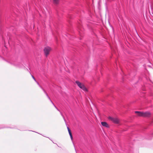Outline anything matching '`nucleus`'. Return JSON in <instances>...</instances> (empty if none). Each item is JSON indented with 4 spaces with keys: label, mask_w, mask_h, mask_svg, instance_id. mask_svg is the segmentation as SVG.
Here are the masks:
<instances>
[{
    "label": "nucleus",
    "mask_w": 153,
    "mask_h": 153,
    "mask_svg": "<svg viewBox=\"0 0 153 153\" xmlns=\"http://www.w3.org/2000/svg\"><path fill=\"white\" fill-rule=\"evenodd\" d=\"M76 83L77 85L82 90L85 91H88L87 89L82 83L80 82L79 81H76Z\"/></svg>",
    "instance_id": "obj_1"
},
{
    "label": "nucleus",
    "mask_w": 153,
    "mask_h": 153,
    "mask_svg": "<svg viewBox=\"0 0 153 153\" xmlns=\"http://www.w3.org/2000/svg\"><path fill=\"white\" fill-rule=\"evenodd\" d=\"M108 119L109 120L115 124H119L120 122V120L117 117H108Z\"/></svg>",
    "instance_id": "obj_2"
},
{
    "label": "nucleus",
    "mask_w": 153,
    "mask_h": 153,
    "mask_svg": "<svg viewBox=\"0 0 153 153\" xmlns=\"http://www.w3.org/2000/svg\"><path fill=\"white\" fill-rule=\"evenodd\" d=\"M51 50V48L49 47H45L44 49V51L45 55L46 56L49 55V52Z\"/></svg>",
    "instance_id": "obj_3"
},
{
    "label": "nucleus",
    "mask_w": 153,
    "mask_h": 153,
    "mask_svg": "<svg viewBox=\"0 0 153 153\" xmlns=\"http://www.w3.org/2000/svg\"><path fill=\"white\" fill-rule=\"evenodd\" d=\"M150 113L149 112H143V117H149L150 115Z\"/></svg>",
    "instance_id": "obj_4"
},
{
    "label": "nucleus",
    "mask_w": 153,
    "mask_h": 153,
    "mask_svg": "<svg viewBox=\"0 0 153 153\" xmlns=\"http://www.w3.org/2000/svg\"><path fill=\"white\" fill-rule=\"evenodd\" d=\"M101 124L103 126L107 128H108L109 127L108 125L106 122H102L101 123Z\"/></svg>",
    "instance_id": "obj_5"
},
{
    "label": "nucleus",
    "mask_w": 153,
    "mask_h": 153,
    "mask_svg": "<svg viewBox=\"0 0 153 153\" xmlns=\"http://www.w3.org/2000/svg\"><path fill=\"white\" fill-rule=\"evenodd\" d=\"M135 113L137 114L138 116L143 117V112L136 111Z\"/></svg>",
    "instance_id": "obj_6"
},
{
    "label": "nucleus",
    "mask_w": 153,
    "mask_h": 153,
    "mask_svg": "<svg viewBox=\"0 0 153 153\" xmlns=\"http://www.w3.org/2000/svg\"><path fill=\"white\" fill-rule=\"evenodd\" d=\"M67 129L68 130V131L69 134L70 136L71 139L72 140L73 139V137L72 136V133L71 132V130L70 129V128L68 127H67Z\"/></svg>",
    "instance_id": "obj_7"
},
{
    "label": "nucleus",
    "mask_w": 153,
    "mask_h": 153,
    "mask_svg": "<svg viewBox=\"0 0 153 153\" xmlns=\"http://www.w3.org/2000/svg\"><path fill=\"white\" fill-rule=\"evenodd\" d=\"M53 2L54 4H57L59 3V0H53Z\"/></svg>",
    "instance_id": "obj_8"
},
{
    "label": "nucleus",
    "mask_w": 153,
    "mask_h": 153,
    "mask_svg": "<svg viewBox=\"0 0 153 153\" xmlns=\"http://www.w3.org/2000/svg\"><path fill=\"white\" fill-rule=\"evenodd\" d=\"M32 77H33V78L35 80V79L34 78V77L33 76H32Z\"/></svg>",
    "instance_id": "obj_9"
}]
</instances>
